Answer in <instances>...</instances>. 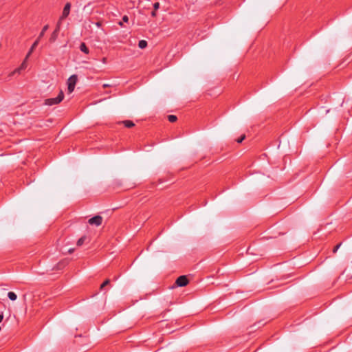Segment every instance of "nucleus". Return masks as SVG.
Returning <instances> with one entry per match:
<instances>
[{
	"mask_svg": "<svg viewBox=\"0 0 352 352\" xmlns=\"http://www.w3.org/2000/svg\"><path fill=\"white\" fill-rule=\"evenodd\" d=\"M110 87V85H108V84H104V85H103V87H104V88H105V87Z\"/></svg>",
	"mask_w": 352,
	"mask_h": 352,
	"instance_id": "nucleus-24",
	"label": "nucleus"
},
{
	"mask_svg": "<svg viewBox=\"0 0 352 352\" xmlns=\"http://www.w3.org/2000/svg\"><path fill=\"white\" fill-rule=\"evenodd\" d=\"M27 60L28 59H26V57L25 58L24 60L23 61V63H21V65H20L19 67L16 68L14 71V73H20V72L21 70H23L25 69L26 67H27Z\"/></svg>",
	"mask_w": 352,
	"mask_h": 352,
	"instance_id": "nucleus-7",
	"label": "nucleus"
},
{
	"mask_svg": "<svg viewBox=\"0 0 352 352\" xmlns=\"http://www.w3.org/2000/svg\"><path fill=\"white\" fill-rule=\"evenodd\" d=\"M62 21L63 20H60V17L59 18L57 23H56V28L54 30L57 31V32H59L60 30V25H61V23H62Z\"/></svg>",
	"mask_w": 352,
	"mask_h": 352,
	"instance_id": "nucleus-17",
	"label": "nucleus"
},
{
	"mask_svg": "<svg viewBox=\"0 0 352 352\" xmlns=\"http://www.w3.org/2000/svg\"><path fill=\"white\" fill-rule=\"evenodd\" d=\"M110 283V280L109 279H107L105 280L100 285V290H102L104 289V287L107 285H108Z\"/></svg>",
	"mask_w": 352,
	"mask_h": 352,
	"instance_id": "nucleus-16",
	"label": "nucleus"
},
{
	"mask_svg": "<svg viewBox=\"0 0 352 352\" xmlns=\"http://www.w3.org/2000/svg\"><path fill=\"white\" fill-rule=\"evenodd\" d=\"M341 244H342V243H340L338 244L337 245H336V246L333 248V253H336V252L338 251V250L340 248V247Z\"/></svg>",
	"mask_w": 352,
	"mask_h": 352,
	"instance_id": "nucleus-19",
	"label": "nucleus"
},
{
	"mask_svg": "<svg viewBox=\"0 0 352 352\" xmlns=\"http://www.w3.org/2000/svg\"><path fill=\"white\" fill-rule=\"evenodd\" d=\"M69 253H72L74 252V249H69V251H68Z\"/></svg>",
	"mask_w": 352,
	"mask_h": 352,
	"instance_id": "nucleus-25",
	"label": "nucleus"
},
{
	"mask_svg": "<svg viewBox=\"0 0 352 352\" xmlns=\"http://www.w3.org/2000/svg\"><path fill=\"white\" fill-rule=\"evenodd\" d=\"M177 118L175 115H169V116H168V120L170 122H175L177 121Z\"/></svg>",
	"mask_w": 352,
	"mask_h": 352,
	"instance_id": "nucleus-15",
	"label": "nucleus"
},
{
	"mask_svg": "<svg viewBox=\"0 0 352 352\" xmlns=\"http://www.w3.org/2000/svg\"><path fill=\"white\" fill-rule=\"evenodd\" d=\"M245 138V135H242L239 138L236 140L238 143H241Z\"/></svg>",
	"mask_w": 352,
	"mask_h": 352,
	"instance_id": "nucleus-18",
	"label": "nucleus"
},
{
	"mask_svg": "<svg viewBox=\"0 0 352 352\" xmlns=\"http://www.w3.org/2000/svg\"><path fill=\"white\" fill-rule=\"evenodd\" d=\"M3 319V314H0V323L2 322Z\"/></svg>",
	"mask_w": 352,
	"mask_h": 352,
	"instance_id": "nucleus-23",
	"label": "nucleus"
},
{
	"mask_svg": "<svg viewBox=\"0 0 352 352\" xmlns=\"http://www.w3.org/2000/svg\"><path fill=\"white\" fill-rule=\"evenodd\" d=\"M87 240H88V238H87V236L84 235V236H81V237H80V238L77 241V243H76L77 246L80 247V246L82 245L85 243V242L86 241H87Z\"/></svg>",
	"mask_w": 352,
	"mask_h": 352,
	"instance_id": "nucleus-8",
	"label": "nucleus"
},
{
	"mask_svg": "<svg viewBox=\"0 0 352 352\" xmlns=\"http://www.w3.org/2000/svg\"><path fill=\"white\" fill-rule=\"evenodd\" d=\"M122 123L126 128H131L135 126V124L129 120L122 121Z\"/></svg>",
	"mask_w": 352,
	"mask_h": 352,
	"instance_id": "nucleus-12",
	"label": "nucleus"
},
{
	"mask_svg": "<svg viewBox=\"0 0 352 352\" xmlns=\"http://www.w3.org/2000/svg\"><path fill=\"white\" fill-rule=\"evenodd\" d=\"M48 28H49V25H45L43 28L41 32H40V34H39V35H38V36L37 38V39H38V41H40L41 38L44 36L45 32L48 30Z\"/></svg>",
	"mask_w": 352,
	"mask_h": 352,
	"instance_id": "nucleus-11",
	"label": "nucleus"
},
{
	"mask_svg": "<svg viewBox=\"0 0 352 352\" xmlns=\"http://www.w3.org/2000/svg\"><path fill=\"white\" fill-rule=\"evenodd\" d=\"M122 21H123L124 22H128V21H129V17H128L126 15L123 16V17H122Z\"/></svg>",
	"mask_w": 352,
	"mask_h": 352,
	"instance_id": "nucleus-21",
	"label": "nucleus"
},
{
	"mask_svg": "<svg viewBox=\"0 0 352 352\" xmlns=\"http://www.w3.org/2000/svg\"><path fill=\"white\" fill-rule=\"evenodd\" d=\"M58 33H59V32L54 30V32L52 33L51 36L50 38V41L52 43L54 42L58 38Z\"/></svg>",
	"mask_w": 352,
	"mask_h": 352,
	"instance_id": "nucleus-10",
	"label": "nucleus"
},
{
	"mask_svg": "<svg viewBox=\"0 0 352 352\" xmlns=\"http://www.w3.org/2000/svg\"><path fill=\"white\" fill-rule=\"evenodd\" d=\"M159 8H160V3L159 2L154 3V4H153L154 10L157 11V10H158Z\"/></svg>",
	"mask_w": 352,
	"mask_h": 352,
	"instance_id": "nucleus-20",
	"label": "nucleus"
},
{
	"mask_svg": "<svg viewBox=\"0 0 352 352\" xmlns=\"http://www.w3.org/2000/svg\"><path fill=\"white\" fill-rule=\"evenodd\" d=\"M147 46V41L145 40H141L138 43V47L141 49H144Z\"/></svg>",
	"mask_w": 352,
	"mask_h": 352,
	"instance_id": "nucleus-14",
	"label": "nucleus"
},
{
	"mask_svg": "<svg viewBox=\"0 0 352 352\" xmlns=\"http://www.w3.org/2000/svg\"><path fill=\"white\" fill-rule=\"evenodd\" d=\"M64 98V94L63 91H60L58 95L56 98H48L45 100V104L48 106H52L54 104H59Z\"/></svg>",
	"mask_w": 352,
	"mask_h": 352,
	"instance_id": "nucleus-1",
	"label": "nucleus"
},
{
	"mask_svg": "<svg viewBox=\"0 0 352 352\" xmlns=\"http://www.w3.org/2000/svg\"><path fill=\"white\" fill-rule=\"evenodd\" d=\"M40 41H38V39H36L34 43L32 44V45L31 46L29 52H28L27 55H26V59H28L29 57L30 56V55L32 54V53L33 52L34 50L37 47L38 43H39Z\"/></svg>",
	"mask_w": 352,
	"mask_h": 352,
	"instance_id": "nucleus-6",
	"label": "nucleus"
},
{
	"mask_svg": "<svg viewBox=\"0 0 352 352\" xmlns=\"http://www.w3.org/2000/svg\"><path fill=\"white\" fill-rule=\"evenodd\" d=\"M151 16L155 17L156 16V10H153L152 12H151Z\"/></svg>",
	"mask_w": 352,
	"mask_h": 352,
	"instance_id": "nucleus-22",
	"label": "nucleus"
},
{
	"mask_svg": "<svg viewBox=\"0 0 352 352\" xmlns=\"http://www.w3.org/2000/svg\"><path fill=\"white\" fill-rule=\"evenodd\" d=\"M88 223L90 225H95L96 226H99L102 223V217L100 215H96L92 218H90L88 221Z\"/></svg>",
	"mask_w": 352,
	"mask_h": 352,
	"instance_id": "nucleus-3",
	"label": "nucleus"
},
{
	"mask_svg": "<svg viewBox=\"0 0 352 352\" xmlns=\"http://www.w3.org/2000/svg\"><path fill=\"white\" fill-rule=\"evenodd\" d=\"M175 283L179 287H184L188 285V279L184 275L180 276L177 278Z\"/></svg>",
	"mask_w": 352,
	"mask_h": 352,
	"instance_id": "nucleus-4",
	"label": "nucleus"
},
{
	"mask_svg": "<svg viewBox=\"0 0 352 352\" xmlns=\"http://www.w3.org/2000/svg\"><path fill=\"white\" fill-rule=\"evenodd\" d=\"M78 78L76 75L71 76L68 79V91L69 93H72L74 90V87L76 83L77 82Z\"/></svg>",
	"mask_w": 352,
	"mask_h": 352,
	"instance_id": "nucleus-2",
	"label": "nucleus"
},
{
	"mask_svg": "<svg viewBox=\"0 0 352 352\" xmlns=\"http://www.w3.org/2000/svg\"><path fill=\"white\" fill-rule=\"evenodd\" d=\"M70 9H71V3H67L64 6L62 14L60 16V20H64L69 16V12H70Z\"/></svg>",
	"mask_w": 352,
	"mask_h": 352,
	"instance_id": "nucleus-5",
	"label": "nucleus"
},
{
	"mask_svg": "<svg viewBox=\"0 0 352 352\" xmlns=\"http://www.w3.org/2000/svg\"><path fill=\"white\" fill-rule=\"evenodd\" d=\"M8 297L12 301L15 300L17 298L16 294L13 292H9L8 293Z\"/></svg>",
	"mask_w": 352,
	"mask_h": 352,
	"instance_id": "nucleus-13",
	"label": "nucleus"
},
{
	"mask_svg": "<svg viewBox=\"0 0 352 352\" xmlns=\"http://www.w3.org/2000/svg\"><path fill=\"white\" fill-rule=\"evenodd\" d=\"M80 50L81 52H84L86 54H88L89 53V48L87 47L85 43H81L80 45Z\"/></svg>",
	"mask_w": 352,
	"mask_h": 352,
	"instance_id": "nucleus-9",
	"label": "nucleus"
}]
</instances>
